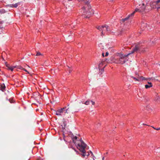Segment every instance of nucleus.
I'll use <instances>...</instances> for the list:
<instances>
[{
	"mask_svg": "<svg viewBox=\"0 0 160 160\" xmlns=\"http://www.w3.org/2000/svg\"><path fill=\"white\" fill-rule=\"evenodd\" d=\"M10 101L11 103H12V102H11V101Z\"/></svg>",
	"mask_w": 160,
	"mask_h": 160,
	"instance_id": "ea45409f",
	"label": "nucleus"
},
{
	"mask_svg": "<svg viewBox=\"0 0 160 160\" xmlns=\"http://www.w3.org/2000/svg\"><path fill=\"white\" fill-rule=\"evenodd\" d=\"M157 66H160V65L159 64H157Z\"/></svg>",
	"mask_w": 160,
	"mask_h": 160,
	"instance_id": "72a5a7b5",
	"label": "nucleus"
},
{
	"mask_svg": "<svg viewBox=\"0 0 160 160\" xmlns=\"http://www.w3.org/2000/svg\"><path fill=\"white\" fill-rule=\"evenodd\" d=\"M64 111H65V114H69L72 111V109L71 107H69L67 109L66 108L65 109Z\"/></svg>",
	"mask_w": 160,
	"mask_h": 160,
	"instance_id": "1a4fd4ad",
	"label": "nucleus"
},
{
	"mask_svg": "<svg viewBox=\"0 0 160 160\" xmlns=\"http://www.w3.org/2000/svg\"><path fill=\"white\" fill-rule=\"evenodd\" d=\"M6 64V66L8 68V69L10 70V69L12 67V66H10L8 64Z\"/></svg>",
	"mask_w": 160,
	"mask_h": 160,
	"instance_id": "f3484780",
	"label": "nucleus"
},
{
	"mask_svg": "<svg viewBox=\"0 0 160 160\" xmlns=\"http://www.w3.org/2000/svg\"><path fill=\"white\" fill-rule=\"evenodd\" d=\"M77 136H75L73 138V142H74V139L77 140Z\"/></svg>",
	"mask_w": 160,
	"mask_h": 160,
	"instance_id": "4be33fe9",
	"label": "nucleus"
},
{
	"mask_svg": "<svg viewBox=\"0 0 160 160\" xmlns=\"http://www.w3.org/2000/svg\"><path fill=\"white\" fill-rule=\"evenodd\" d=\"M134 15V12H132L130 14H129L128 15V16L126 18H124L122 19L121 20V23H123L126 21L128 20L129 18L130 17L133 16Z\"/></svg>",
	"mask_w": 160,
	"mask_h": 160,
	"instance_id": "6e6552de",
	"label": "nucleus"
},
{
	"mask_svg": "<svg viewBox=\"0 0 160 160\" xmlns=\"http://www.w3.org/2000/svg\"><path fill=\"white\" fill-rule=\"evenodd\" d=\"M108 54H109L108 53V52H107L106 53L105 56L107 57L108 55Z\"/></svg>",
	"mask_w": 160,
	"mask_h": 160,
	"instance_id": "393cba45",
	"label": "nucleus"
},
{
	"mask_svg": "<svg viewBox=\"0 0 160 160\" xmlns=\"http://www.w3.org/2000/svg\"><path fill=\"white\" fill-rule=\"evenodd\" d=\"M82 10L83 11V13L88 14V16L86 17V18H89L90 17H88V16L92 15L94 13L93 11L91 9V6L88 2L86 3L85 6L82 8Z\"/></svg>",
	"mask_w": 160,
	"mask_h": 160,
	"instance_id": "f257e3e1",
	"label": "nucleus"
},
{
	"mask_svg": "<svg viewBox=\"0 0 160 160\" xmlns=\"http://www.w3.org/2000/svg\"><path fill=\"white\" fill-rule=\"evenodd\" d=\"M138 77H134L133 76H131L130 77L131 78H133L135 81H140L139 79L138 78Z\"/></svg>",
	"mask_w": 160,
	"mask_h": 160,
	"instance_id": "f8f14e48",
	"label": "nucleus"
},
{
	"mask_svg": "<svg viewBox=\"0 0 160 160\" xmlns=\"http://www.w3.org/2000/svg\"><path fill=\"white\" fill-rule=\"evenodd\" d=\"M127 57H126L124 58V63H125L126 62L128 61V59L127 58Z\"/></svg>",
	"mask_w": 160,
	"mask_h": 160,
	"instance_id": "412c9836",
	"label": "nucleus"
},
{
	"mask_svg": "<svg viewBox=\"0 0 160 160\" xmlns=\"http://www.w3.org/2000/svg\"><path fill=\"white\" fill-rule=\"evenodd\" d=\"M13 68H12V67L11 68V69H10V70H11V71H13Z\"/></svg>",
	"mask_w": 160,
	"mask_h": 160,
	"instance_id": "cd10ccee",
	"label": "nucleus"
},
{
	"mask_svg": "<svg viewBox=\"0 0 160 160\" xmlns=\"http://www.w3.org/2000/svg\"><path fill=\"white\" fill-rule=\"evenodd\" d=\"M130 55V54L128 53L127 55H124L123 54H119V57L120 58L118 59H117V63H121V64H123L124 63V58L126 57H128L129 55Z\"/></svg>",
	"mask_w": 160,
	"mask_h": 160,
	"instance_id": "39448f33",
	"label": "nucleus"
},
{
	"mask_svg": "<svg viewBox=\"0 0 160 160\" xmlns=\"http://www.w3.org/2000/svg\"><path fill=\"white\" fill-rule=\"evenodd\" d=\"M146 8V6L144 3H142V6L138 8H136L135 11L133 12H134V14L136 12H139L140 13H142L145 11Z\"/></svg>",
	"mask_w": 160,
	"mask_h": 160,
	"instance_id": "423d86ee",
	"label": "nucleus"
},
{
	"mask_svg": "<svg viewBox=\"0 0 160 160\" xmlns=\"http://www.w3.org/2000/svg\"><path fill=\"white\" fill-rule=\"evenodd\" d=\"M18 68V69H22V70H23V68L22 67H21V66H18V68Z\"/></svg>",
	"mask_w": 160,
	"mask_h": 160,
	"instance_id": "aec40b11",
	"label": "nucleus"
},
{
	"mask_svg": "<svg viewBox=\"0 0 160 160\" xmlns=\"http://www.w3.org/2000/svg\"><path fill=\"white\" fill-rule=\"evenodd\" d=\"M156 129V130H160V128H158V129Z\"/></svg>",
	"mask_w": 160,
	"mask_h": 160,
	"instance_id": "7c9ffc66",
	"label": "nucleus"
},
{
	"mask_svg": "<svg viewBox=\"0 0 160 160\" xmlns=\"http://www.w3.org/2000/svg\"><path fill=\"white\" fill-rule=\"evenodd\" d=\"M1 87H2V91H3V90H4L5 89V88H6L5 86L4 85L3 86L2 85L1 86Z\"/></svg>",
	"mask_w": 160,
	"mask_h": 160,
	"instance_id": "6ab92c4d",
	"label": "nucleus"
},
{
	"mask_svg": "<svg viewBox=\"0 0 160 160\" xmlns=\"http://www.w3.org/2000/svg\"><path fill=\"white\" fill-rule=\"evenodd\" d=\"M148 84L149 85H152V83L151 82H148Z\"/></svg>",
	"mask_w": 160,
	"mask_h": 160,
	"instance_id": "bb28decb",
	"label": "nucleus"
},
{
	"mask_svg": "<svg viewBox=\"0 0 160 160\" xmlns=\"http://www.w3.org/2000/svg\"><path fill=\"white\" fill-rule=\"evenodd\" d=\"M157 8V9L158 11H160V7H158Z\"/></svg>",
	"mask_w": 160,
	"mask_h": 160,
	"instance_id": "b1692460",
	"label": "nucleus"
},
{
	"mask_svg": "<svg viewBox=\"0 0 160 160\" xmlns=\"http://www.w3.org/2000/svg\"><path fill=\"white\" fill-rule=\"evenodd\" d=\"M80 143H78V146L79 147V150L80 152H82L83 154L82 156L84 157L86 155L85 154L86 153L85 148H86V144L81 139L80 140Z\"/></svg>",
	"mask_w": 160,
	"mask_h": 160,
	"instance_id": "7ed1b4c3",
	"label": "nucleus"
},
{
	"mask_svg": "<svg viewBox=\"0 0 160 160\" xmlns=\"http://www.w3.org/2000/svg\"><path fill=\"white\" fill-rule=\"evenodd\" d=\"M104 157H103V158H102V160H104Z\"/></svg>",
	"mask_w": 160,
	"mask_h": 160,
	"instance_id": "473e14b6",
	"label": "nucleus"
},
{
	"mask_svg": "<svg viewBox=\"0 0 160 160\" xmlns=\"http://www.w3.org/2000/svg\"><path fill=\"white\" fill-rule=\"evenodd\" d=\"M66 108V107H65L64 108H61L60 109H58V110L56 111L55 114L58 116H61V113H63V112L64 111V110H65V109Z\"/></svg>",
	"mask_w": 160,
	"mask_h": 160,
	"instance_id": "0eeeda50",
	"label": "nucleus"
},
{
	"mask_svg": "<svg viewBox=\"0 0 160 160\" xmlns=\"http://www.w3.org/2000/svg\"><path fill=\"white\" fill-rule=\"evenodd\" d=\"M160 3V0H158L156 2H153L152 3L153 4H157V6H159V3Z\"/></svg>",
	"mask_w": 160,
	"mask_h": 160,
	"instance_id": "ddd939ff",
	"label": "nucleus"
},
{
	"mask_svg": "<svg viewBox=\"0 0 160 160\" xmlns=\"http://www.w3.org/2000/svg\"><path fill=\"white\" fill-rule=\"evenodd\" d=\"M23 70L25 72H28L27 71L25 68H23Z\"/></svg>",
	"mask_w": 160,
	"mask_h": 160,
	"instance_id": "c85d7f7f",
	"label": "nucleus"
},
{
	"mask_svg": "<svg viewBox=\"0 0 160 160\" xmlns=\"http://www.w3.org/2000/svg\"><path fill=\"white\" fill-rule=\"evenodd\" d=\"M90 102H92V104L93 105H94V104H95V102H93L92 100H90Z\"/></svg>",
	"mask_w": 160,
	"mask_h": 160,
	"instance_id": "5701e85b",
	"label": "nucleus"
},
{
	"mask_svg": "<svg viewBox=\"0 0 160 160\" xmlns=\"http://www.w3.org/2000/svg\"><path fill=\"white\" fill-rule=\"evenodd\" d=\"M152 87V85H145V88L146 89H148L149 88L151 87Z\"/></svg>",
	"mask_w": 160,
	"mask_h": 160,
	"instance_id": "2eb2a0df",
	"label": "nucleus"
},
{
	"mask_svg": "<svg viewBox=\"0 0 160 160\" xmlns=\"http://www.w3.org/2000/svg\"><path fill=\"white\" fill-rule=\"evenodd\" d=\"M108 26L106 25H102L101 26H99L97 28V29L101 31L102 36L104 35L105 33L107 31H110V29L108 28Z\"/></svg>",
	"mask_w": 160,
	"mask_h": 160,
	"instance_id": "20e7f679",
	"label": "nucleus"
},
{
	"mask_svg": "<svg viewBox=\"0 0 160 160\" xmlns=\"http://www.w3.org/2000/svg\"><path fill=\"white\" fill-rule=\"evenodd\" d=\"M138 78L139 79L140 81V80H146L147 79L143 77L142 76H139V75H138Z\"/></svg>",
	"mask_w": 160,
	"mask_h": 160,
	"instance_id": "4468645a",
	"label": "nucleus"
},
{
	"mask_svg": "<svg viewBox=\"0 0 160 160\" xmlns=\"http://www.w3.org/2000/svg\"><path fill=\"white\" fill-rule=\"evenodd\" d=\"M152 127V128H154V129H155V130H156V129H158V128H154V127Z\"/></svg>",
	"mask_w": 160,
	"mask_h": 160,
	"instance_id": "c756f323",
	"label": "nucleus"
},
{
	"mask_svg": "<svg viewBox=\"0 0 160 160\" xmlns=\"http://www.w3.org/2000/svg\"><path fill=\"white\" fill-rule=\"evenodd\" d=\"M90 153H92V152H91V151L90 152Z\"/></svg>",
	"mask_w": 160,
	"mask_h": 160,
	"instance_id": "c9c22d12",
	"label": "nucleus"
},
{
	"mask_svg": "<svg viewBox=\"0 0 160 160\" xmlns=\"http://www.w3.org/2000/svg\"><path fill=\"white\" fill-rule=\"evenodd\" d=\"M19 5V3L18 2L15 4H10L8 5V6L11 8H17L18 5Z\"/></svg>",
	"mask_w": 160,
	"mask_h": 160,
	"instance_id": "9d476101",
	"label": "nucleus"
},
{
	"mask_svg": "<svg viewBox=\"0 0 160 160\" xmlns=\"http://www.w3.org/2000/svg\"><path fill=\"white\" fill-rule=\"evenodd\" d=\"M154 100L157 102L160 101V98L159 96L158 95V94H156V97L155 98Z\"/></svg>",
	"mask_w": 160,
	"mask_h": 160,
	"instance_id": "9b49d317",
	"label": "nucleus"
},
{
	"mask_svg": "<svg viewBox=\"0 0 160 160\" xmlns=\"http://www.w3.org/2000/svg\"><path fill=\"white\" fill-rule=\"evenodd\" d=\"M40 55H42V54L40 52H37L36 56H40Z\"/></svg>",
	"mask_w": 160,
	"mask_h": 160,
	"instance_id": "a211bd4d",
	"label": "nucleus"
},
{
	"mask_svg": "<svg viewBox=\"0 0 160 160\" xmlns=\"http://www.w3.org/2000/svg\"><path fill=\"white\" fill-rule=\"evenodd\" d=\"M140 44H138L135 45L134 48H133L132 50L130 51V52L128 53L130 54V55L131 54H132L135 52H139L140 53L141 52H143L145 51V50H143V48H142Z\"/></svg>",
	"mask_w": 160,
	"mask_h": 160,
	"instance_id": "f03ea898",
	"label": "nucleus"
},
{
	"mask_svg": "<svg viewBox=\"0 0 160 160\" xmlns=\"http://www.w3.org/2000/svg\"><path fill=\"white\" fill-rule=\"evenodd\" d=\"M90 153H92V152H91V151L90 152Z\"/></svg>",
	"mask_w": 160,
	"mask_h": 160,
	"instance_id": "f704fd0d",
	"label": "nucleus"
},
{
	"mask_svg": "<svg viewBox=\"0 0 160 160\" xmlns=\"http://www.w3.org/2000/svg\"><path fill=\"white\" fill-rule=\"evenodd\" d=\"M89 155V154H88V155H87V156H88Z\"/></svg>",
	"mask_w": 160,
	"mask_h": 160,
	"instance_id": "58836bf2",
	"label": "nucleus"
},
{
	"mask_svg": "<svg viewBox=\"0 0 160 160\" xmlns=\"http://www.w3.org/2000/svg\"><path fill=\"white\" fill-rule=\"evenodd\" d=\"M12 68H13V69H14V68H18V66H12Z\"/></svg>",
	"mask_w": 160,
	"mask_h": 160,
	"instance_id": "a878e982",
	"label": "nucleus"
},
{
	"mask_svg": "<svg viewBox=\"0 0 160 160\" xmlns=\"http://www.w3.org/2000/svg\"><path fill=\"white\" fill-rule=\"evenodd\" d=\"M159 6H160V3H159Z\"/></svg>",
	"mask_w": 160,
	"mask_h": 160,
	"instance_id": "4c0bfd02",
	"label": "nucleus"
},
{
	"mask_svg": "<svg viewBox=\"0 0 160 160\" xmlns=\"http://www.w3.org/2000/svg\"><path fill=\"white\" fill-rule=\"evenodd\" d=\"M100 64H100L99 65V67H100Z\"/></svg>",
	"mask_w": 160,
	"mask_h": 160,
	"instance_id": "e433bc0d",
	"label": "nucleus"
},
{
	"mask_svg": "<svg viewBox=\"0 0 160 160\" xmlns=\"http://www.w3.org/2000/svg\"><path fill=\"white\" fill-rule=\"evenodd\" d=\"M102 56H103V57H104V53H102Z\"/></svg>",
	"mask_w": 160,
	"mask_h": 160,
	"instance_id": "2f4dec72",
	"label": "nucleus"
},
{
	"mask_svg": "<svg viewBox=\"0 0 160 160\" xmlns=\"http://www.w3.org/2000/svg\"><path fill=\"white\" fill-rule=\"evenodd\" d=\"M90 102V100H87L84 103V104H85L86 105H88L89 104V102Z\"/></svg>",
	"mask_w": 160,
	"mask_h": 160,
	"instance_id": "dca6fc26",
	"label": "nucleus"
}]
</instances>
